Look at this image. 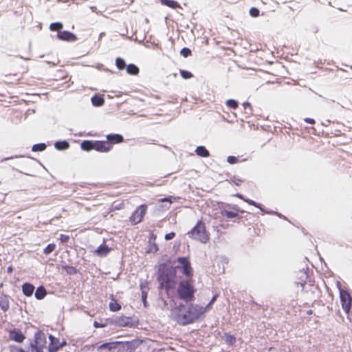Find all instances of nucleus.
I'll return each instance as SVG.
<instances>
[{
	"instance_id": "1",
	"label": "nucleus",
	"mask_w": 352,
	"mask_h": 352,
	"mask_svg": "<svg viewBox=\"0 0 352 352\" xmlns=\"http://www.w3.org/2000/svg\"><path fill=\"white\" fill-rule=\"evenodd\" d=\"M206 312V308L198 305H190L187 309L179 305L171 309L170 317L182 324L192 323Z\"/></svg>"
},
{
	"instance_id": "2",
	"label": "nucleus",
	"mask_w": 352,
	"mask_h": 352,
	"mask_svg": "<svg viewBox=\"0 0 352 352\" xmlns=\"http://www.w3.org/2000/svg\"><path fill=\"white\" fill-rule=\"evenodd\" d=\"M47 348V338L41 331H37L34 336V339L30 341L29 349L30 352H44Z\"/></svg>"
},
{
	"instance_id": "3",
	"label": "nucleus",
	"mask_w": 352,
	"mask_h": 352,
	"mask_svg": "<svg viewBox=\"0 0 352 352\" xmlns=\"http://www.w3.org/2000/svg\"><path fill=\"white\" fill-rule=\"evenodd\" d=\"M195 289L188 280H182L177 288L179 297L186 302H190L194 299Z\"/></svg>"
},
{
	"instance_id": "4",
	"label": "nucleus",
	"mask_w": 352,
	"mask_h": 352,
	"mask_svg": "<svg viewBox=\"0 0 352 352\" xmlns=\"http://www.w3.org/2000/svg\"><path fill=\"white\" fill-rule=\"evenodd\" d=\"M190 237L193 239L201 241V243H206L208 239V235L206 231V227L202 221H198L196 226L188 232Z\"/></svg>"
},
{
	"instance_id": "5",
	"label": "nucleus",
	"mask_w": 352,
	"mask_h": 352,
	"mask_svg": "<svg viewBox=\"0 0 352 352\" xmlns=\"http://www.w3.org/2000/svg\"><path fill=\"white\" fill-rule=\"evenodd\" d=\"M340 299L342 309L346 314H349L352 305V298L345 290L340 289Z\"/></svg>"
},
{
	"instance_id": "6",
	"label": "nucleus",
	"mask_w": 352,
	"mask_h": 352,
	"mask_svg": "<svg viewBox=\"0 0 352 352\" xmlns=\"http://www.w3.org/2000/svg\"><path fill=\"white\" fill-rule=\"evenodd\" d=\"M178 265L177 269H181L184 274L189 277L192 274L191 267L188 260L184 257H180L177 259Z\"/></svg>"
},
{
	"instance_id": "7",
	"label": "nucleus",
	"mask_w": 352,
	"mask_h": 352,
	"mask_svg": "<svg viewBox=\"0 0 352 352\" xmlns=\"http://www.w3.org/2000/svg\"><path fill=\"white\" fill-rule=\"evenodd\" d=\"M146 205H141L131 217V221L134 224L141 222L146 213Z\"/></svg>"
},
{
	"instance_id": "8",
	"label": "nucleus",
	"mask_w": 352,
	"mask_h": 352,
	"mask_svg": "<svg viewBox=\"0 0 352 352\" xmlns=\"http://www.w3.org/2000/svg\"><path fill=\"white\" fill-rule=\"evenodd\" d=\"M114 323L119 327H132L134 322L130 317L121 316L115 318Z\"/></svg>"
},
{
	"instance_id": "9",
	"label": "nucleus",
	"mask_w": 352,
	"mask_h": 352,
	"mask_svg": "<svg viewBox=\"0 0 352 352\" xmlns=\"http://www.w3.org/2000/svg\"><path fill=\"white\" fill-rule=\"evenodd\" d=\"M93 149L98 152L107 153L111 150V145L104 141H93Z\"/></svg>"
},
{
	"instance_id": "10",
	"label": "nucleus",
	"mask_w": 352,
	"mask_h": 352,
	"mask_svg": "<svg viewBox=\"0 0 352 352\" xmlns=\"http://www.w3.org/2000/svg\"><path fill=\"white\" fill-rule=\"evenodd\" d=\"M49 339L50 340V344L48 346V352H56L63 347V344H60L59 340L54 336L50 335Z\"/></svg>"
},
{
	"instance_id": "11",
	"label": "nucleus",
	"mask_w": 352,
	"mask_h": 352,
	"mask_svg": "<svg viewBox=\"0 0 352 352\" xmlns=\"http://www.w3.org/2000/svg\"><path fill=\"white\" fill-rule=\"evenodd\" d=\"M9 338L18 343H22L25 339V336L21 331L16 330L10 331Z\"/></svg>"
},
{
	"instance_id": "12",
	"label": "nucleus",
	"mask_w": 352,
	"mask_h": 352,
	"mask_svg": "<svg viewBox=\"0 0 352 352\" xmlns=\"http://www.w3.org/2000/svg\"><path fill=\"white\" fill-rule=\"evenodd\" d=\"M58 37L63 41H74L76 40V36L67 31L58 32Z\"/></svg>"
},
{
	"instance_id": "13",
	"label": "nucleus",
	"mask_w": 352,
	"mask_h": 352,
	"mask_svg": "<svg viewBox=\"0 0 352 352\" xmlns=\"http://www.w3.org/2000/svg\"><path fill=\"white\" fill-rule=\"evenodd\" d=\"M120 343V342H111L104 343L98 347V350L100 351V352H102L103 350L111 351L112 349H116L118 344Z\"/></svg>"
},
{
	"instance_id": "14",
	"label": "nucleus",
	"mask_w": 352,
	"mask_h": 352,
	"mask_svg": "<svg viewBox=\"0 0 352 352\" xmlns=\"http://www.w3.org/2000/svg\"><path fill=\"white\" fill-rule=\"evenodd\" d=\"M236 197H238L239 198L243 199L244 201L247 202L248 204H250L252 206H254L259 208L263 213H267V214H273L274 213L273 212L265 211L264 209H263L261 207L260 204H257L256 202H255L254 201H253L252 199L244 198L241 195L237 194Z\"/></svg>"
},
{
	"instance_id": "15",
	"label": "nucleus",
	"mask_w": 352,
	"mask_h": 352,
	"mask_svg": "<svg viewBox=\"0 0 352 352\" xmlns=\"http://www.w3.org/2000/svg\"><path fill=\"white\" fill-rule=\"evenodd\" d=\"M110 250L111 248H109L107 245L102 244L95 250V253L99 256H104L110 252Z\"/></svg>"
},
{
	"instance_id": "16",
	"label": "nucleus",
	"mask_w": 352,
	"mask_h": 352,
	"mask_svg": "<svg viewBox=\"0 0 352 352\" xmlns=\"http://www.w3.org/2000/svg\"><path fill=\"white\" fill-rule=\"evenodd\" d=\"M22 290L24 295L31 296L34 292V287L30 283H24L22 286Z\"/></svg>"
},
{
	"instance_id": "17",
	"label": "nucleus",
	"mask_w": 352,
	"mask_h": 352,
	"mask_svg": "<svg viewBox=\"0 0 352 352\" xmlns=\"http://www.w3.org/2000/svg\"><path fill=\"white\" fill-rule=\"evenodd\" d=\"M0 307L3 311H6L10 308V303L7 296H0Z\"/></svg>"
},
{
	"instance_id": "18",
	"label": "nucleus",
	"mask_w": 352,
	"mask_h": 352,
	"mask_svg": "<svg viewBox=\"0 0 352 352\" xmlns=\"http://www.w3.org/2000/svg\"><path fill=\"white\" fill-rule=\"evenodd\" d=\"M161 285L164 287L167 291L170 289L174 288L175 283L173 281H171L169 278H166L165 280L164 278H162L161 280Z\"/></svg>"
},
{
	"instance_id": "19",
	"label": "nucleus",
	"mask_w": 352,
	"mask_h": 352,
	"mask_svg": "<svg viewBox=\"0 0 352 352\" xmlns=\"http://www.w3.org/2000/svg\"><path fill=\"white\" fill-rule=\"evenodd\" d=\"M108 141L113 143H120L123 141V138L119 134H109L107 135Z\"/></svg>"
},
{
	"instance_id": "20",
	"label": "nucleus",
	"mask_w": 352,
	"mask_h": 352,
	"mask_svg": "<svg viewBox=\"0 0 352 352\" xmlns=\"http://www.w3.org/2000/svg\"><path fill=\"white\" fill-rule=\"evenodd\" d=\"M46 294L47 293L45 289L43 286H41L36 289L35 292V297L38 300H41L44 298V297L46 296Z\"/></svg>"
},
{
	"instance_id": "21",
	"label": "nucleus",
	"mask_w": 352,
	"mask_h": 352,
	"mask_svg": "<svg viewBox=\"0 0 352 352\" xmlns=\"http://www.w3.org/2000/svg\"><path fill=\"white\" fill-rule=\"evenodd\" d=\"M195 152L200 157H206L209 156L208 151L203 146L197 147Z\"/></svg>"
},
{
	"instance_id": "22",
	"label": "nucleus",
	"mask_w": 352,
	"mask_h": 352,
	"mask_svg": "<svg viewBox=\"0 0 352 352\" xmlns=\"http://www.w3.org/2000/svg\"><path fill=\"white\" fill-rule=\"evenodd\" d=\"M161 3L163 4V5H165L170 8H173V9H175V8H181L179 4L175 1H173V0H161Z\"/></svg>"
},
{
	"instance_id": "23",
	"label": "nucleus",
	"mask_w": 352,
	"mask_h": 352,
	"mask_svg": "<svg viewBox=\"0 0 352 352\" xmlns=\"http://www.w3.org/2000/svg\"><path fill=\"white\" fill-rule=\"evenodd\" d=\"M69 144L67 141H58L54 144V147L59 151L66 150L69 148Z\"/></svg>"
},
{
	"instance_id": "24",
	"label": "nucleus",
	"mask_w": 352,
	"mask_h": 352,
	"mask_svg": "<svg viewBox=\"0 0 352 352\" xmlns=\"http://www.w3.org/2000/svg\"><path fill=\"white\" fill-rule=\"evenodd\" d=\"M81 148L85 151H89L93 149V141L84 140L81 143Z\"/></svg>"
},
{
	"instance_id": "25",
	"label": "nucleus",
	"mask_w": 352,
	"mask_h": 352,
	"mask_svg": "<svg viewBox=\"0 0 352 352\" xmlns=\"http://www.w3.org/2000/svg\"><path fill=\"white\" fill-rule=\"evenodd\" d=\"M92 104L96 107H100L104 104V99L99 96H94L91 98Z\"/></svg>"
},
{
	"instance_id": "26",
	"label": "nucleus",
	"mask_w": 352,
	"mask_h": 352,
	"mask_svg": "<svg viewBox=\"0 0 352 352\" xmlns=\"http://www.w3.org/2000/svg\"><path fill=\"white\" fill-rule=\"evenodd\" d=\"M126 72L130 75H137L139 73V69L136 65L130 64L126 67Z\"/></svg>"
},
{
	"instance_id": "27",
	"label": "nucleus",
	"mask_w": 352,
	"mask_h": 352,
	"mask_svg": "<svg viewBox=\"0 0 352 352\" xmlns=\"http://www.w3.org/2000/svg\"><path fill=\"white\" fill-rule=\"evenodd\" d=\"M109 309L112 311H117L121 309V305L118 304L115 300H112L109 303Z\"/></svg>"
},
{
	"instance_id": "28",
	"label": "nucleus",
	"mask_w": 352,
	"mask_h": 352,
	"mask_svg": "<svg viewBox=\"0 0 352 352\" xmlns=\"http://www.w3.org/2000/svg\"><path fill=\"white\" fill-rule=\"evenodd\" d=\"M46 148V145L43 143L33 145L32 151L34 152L43 151Z\"/></svg>"
},
{
	"instance_id": "29",
	"label": "nucleus",
	"mask_w": 352,
	"mask_h": 352,
	"mask_svg": "<svg viewBox=\"0 0 352 352\" xmlns=\"http://www.w3.org/2000/svg\"><path fill=\"white\" fill-rule=\"evenodd\" d=\"M221 214L229 219L234 218L238 216L236 212H230L226 210H221Z\"/></svg>"
},
{
	"instance_id": "30",
	"label": "nucleus",
	"mask_w": 352,
	"mask_h": 352,
	"mask_svg": "<svg viewBox=\"0 0 352 352\" xmlns=\"http://www.w3.org/2000/svg\"><path fill=\"white\" fill-rule=\"evenodd\" d=\"M56 248V245L54 243L49 244L44 250L43 253L46 255L52 253Z\"/></svg>"
},
{
	"instance_id": "31",
	"label": "nucleus",
	"mask_w": 352,
	"mask_h": 352,
	"mask_svg": "<svg viewBox=\"0 0 352 352\" xmlns=\"http://www.w3.org/2000/svg\"><path fill=\"white\" fill-rule=\"evenodd\" d=\"M63 28V25L60 23H53L50 25V30L52 31H58L60 32V29Z\"/></svg>"
},
{
	"instance_id": "32",
	"label": "nucleus",
	"mask_w": 352,
	"mask_h": 352,
	"mask_svg": "<svg viewBox=\"0 0 352 352\" xmlns=\"http://www.w3.org/2000/svg\"><path fill=\"white\" fill-rule=\"evenodd\" d=\"M116 65L119 69H123L126 65L124 60L121 58H116Z\"/></svg>"
},
{
	"instance_id": "33",
	"label": "nucleus",
	"mask_w": 352,
	"mask_h": 352,
	"mask_svg": "<svg viewBox=\"0 0 352 352\" xmlns=\"http://www.w3.org/2000/svg\"><path fill=\"white\" fill-rule=\"evenodd\" d=\"M226 104L229 107L234 109H236L238 107L237 102L236 100H232V99L227 100Z\"/></svg>"
},
{
	"instance_id": "34",
	"label": "nucleus",
	"mask_w": 352,
	"mask_h": 352,
	"mask_svg": "<svg viewBox=\"0 0 352 352\" xmlns=\"http://www.w3.org/2000/svg\"><path fill=\"white\" fill-rule=\"evenodd\" d=\"M180 75L184 79L190 78L192 76V75L190 72H189L188 71H185V70H181Z\"/></svg>"
},
{
	"instance_id": "35",
	"label": "nucleus",
	"mask_w": 352,
	"mask_h": 352,
	"mask_svg": "<svg viewBox=\"0 0 352 352\" xmlns=\"http://www.w3.org/2000/svg\"><path fill=\"white\" fill-rule=\"evenodd\" d=\"M181 55H182L184 57L186 58L191 54V51L188 48H183L182 49L180 52Z\"/></svg>"
},
{
	"instance_id": "36",
	"label": "nucleus",
	"mask_w": 352,
	"mask_h": 352,
	"mask_svg": "<svg viewBox=\"0 0 352 352\" xmlns=\"http://www.w3.org/2000/svg\"><path fill=\"white\" fill-rule=\"evenodd\" d=\"M250 14L252 16V17H256L259 15V10L256 8H252L250 10Z\"/></svg>"
},
{
	"instance_id": "37",
	"label": "nucleus",
	"mask_w": 352,
	"mask_h": 352,
	"mask_svg": "<svg viewBox=\"0 0 352 352\" xmlns=\"http://www.w3.org/2000/svg\"><path fill=\"white\" fill-rule=\"evenodd\" d=\"M235 338L232 336H226V342L229 344H232L234 342Z\"/></svg>"
},
{
	"instance_id": "38",
	"label": "nucleus",
	"mask_w": 352,
	"mask_h": 352,
	"mask_svg": "<svg viewBox=\"0 0 352 352\" xmlns=\"http://www.w3.org/2000/svg\"><path fill=\"white\" fill-rule=\"evenodd\" d=\"M237 158L234 156H229L227 160L228 162L230 164H235L237 162Z\"/></svg>"
},
{
	"instance_id": "39",
	"label": "nucleus",
	"mask_w": 352,
	"mask_h": 352,
	"mask_svg": "<svg viewBox=\"0 0 352 352\" xmlns=\"http://www.w3.org/2000/svg\"><path fill=\"white\" fill-rule=\"evenodd\" d=\"M69 239V236L68 235L65 234H60V240L63 243H66Z\"/></svg>"
},
{
	"instance_id": "40",
	"label": "nucleus",
	"mask_w": 352,
	"mask_h": 352,
	"mask_svg": "<svg viewBox=\"0 0 352 352\" xmlns=\"http://www.w3.org/2000/svg\"><path fill=\"white\" fill-rule=\"evenodd\" d=\"M175 236V232H170L168 234H166L164 236L165 239L168 241V240H170L172 239L174 236Z\"/></svg>"
},
{
	"instance_id": "41",
	"label": "nucleus",
	"mask_w": 352,
	"mask_h": 352,
	"mask_svg": "<svg viewBox=\"0 0 352 352\" xmlns=\"http://www.w3.org/2000/svg\"><path fill=\"white\" fill-rule=\"evenodd\" d=\"M216 299H217V296L215 295L212 297L210 302L206 305V307H204V308H206V311L210 308L211 305L216 300Z\"/></svg>"
},
{
	"instance_id": "42",
	"label": "nucleus",
	"mask_w": 352,
	"mask_h": 352,
	"mask_svg": "<svg viewBox=\"0 0 352 352\" xmlns=\"http://www.w3.org/2000/svg\"><path fill=\"white\" fill-rule=\"evenodd\" d=\"M94 326L96 328H99V327H104L106 326V324H102V323H99V322L95 321L94 322Z\"/></svg>"
},
{
	"instance_id": "43",
	"label": "nucleus",
	"mask_w": 352,
	"mask_h": 352,
	"mask_svg": "<svg viewBox=\"0 0 352 352\" xmlns=\"http://www.w3.org/2000/svg\"><path fill=\"white\" fill-rule=\"evenodd\" d=\"M304 120L309 123V124H313L315 123V120L312 118H305Z\"/></svg>"
},
{
	"instance_id": "44",
	"label": "nucleus",
	"mask_w": 352,
	"mask_h": 352,
	"mask_svg": "<svg viewBox=\"0 0 352 352\" xmlns=\"http://www.w3.org/2000/svg\"><path fill=\"white\" fill-rule=\"evenodd\" d=\"M230 208H231L232 209H233V210H235L236 211H239V212H243V210H240L239 209V208H238L236 205L232 206Z\"/></svg>"
},
{
	"instance_id": "45",
	"label": "nucleus",
	"mask_w": 352,
	"mask_h": 352,
	"mask_svg": "<svg viewBox=\"0 0 352 352\" xmlns=\"http://www.w3.org/2000/svg\"><path fill=\"white\" fill-rule=\"evenodd\" d=\"M8 271L9 272H11L12 271V267H9L8 268Z\"/></svg>"
},
{
	"instance_id": "46",
	"label": "nucleus",
	"mask_w": 352,
	"mask_h": 352,
	"mask_svg": "<svg viewBox=\"0 0 352 352\" xmlns=\"http://www.w3.org/2000/svg\"><path fill=\"white\" fill-rule=\"evenodd\" d=\"M60 344H63V346H65L66 344V342H63L62 343H60Z\"/></svg>"
},
{
	"instance_id": "47",
	"label": "nucleus",
	"mask_w": 352,
	"mask_h": 352,
	"mask_svg": "<svg viewBox=\"0 0 352 352\" xmlns=\"http://www.w3.org/2000/svg\"><path fill=\"white\" fill-rule=\"evenodd\" d=\"M244 105L247 106V105H250V104L248 102H246V103H244Z\"/></svg>"
},
{
	"instance_id": "48",
	"label": "nucleus",
	"mask_w": 352,
	"mask_h": 352,
	"mask_svg": "<svg viewBox=\"0 0 352 352\" xmlns=\"http://www.w3.org/2000/svg\"><path fill=\"white\" fill-rule=\"evenodd\" d=\"M168 201V199H162V201Z\"/></svg>"
}]
</instances>
